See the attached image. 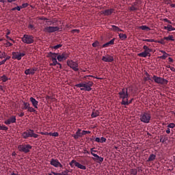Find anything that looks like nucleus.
<instances>
[{"label":"nucleus","mask_w":175,"mask_h":175,"mask_svg":"<svg viewBox=\"0 0 175 175\" xmlns=\"http://www.w3.org/2000/svg\"><path fill=\"white\" fill-rule=\"evenodd\" d=\"M109 44L107 42V43H105V44H104L103 45V48H105V47H109Z\"/></svg>","instance_id":"052dcab7"},{"label":"nucleus","mask_w":175,"mask_h":175,"mask_svg":"<svg viewBox=\"0 0 175 175\" xmlns=\"http://www.w3.org/2000/svg\"><path fill=\"white\" fill-rule=\"evenodd\" d=\"M6 59H4L3 60H2L1 62L2 64V65H3V64H5V62H6Z\"/></svg>","instance_id":"338daca9"},{"label":"nucleus","mask_w":175,"mask_h":175,"mask_svg":"<svg viewBox=\"0 0 175 175\" xmlns=\"http://www.w3.org/2000/svg\"><path fill=\"white\" fill-rule=\"evenodd\" d=\"M143 40V42H150V43H152V42H154V39H144V40Z\"/></svg>","instance_id":"c03bdc74"},{"label":"nucleus","mask_w":175,"mask_h":175,"mask_svg":"<svg viewBox=\"0 0 175 175\" xmlns=\"http://www.w3.org/2000/svg\"><path fill=\"white\" fill-rule=\"evenodd\" d=\"M21 9H22L21 5H19V6H16L15 8H12V11L18 10V12H20V10H21Z\"/></svg>","instance_id":"e433bc0d"},{"label":"nucleus","mask_w":175,"mask_h":175,"mask_svg":"<svg viewBox=\"0 0 175 175\" xmlns=\"http://www.w3.org/2000/svg\"><path fill=\"white\" fill-rule=\"evenodd\" d=\"M143 49L144 50V52L138 53V57H142V58H146V57H150L151 55L150 53H151L152 50L146 45H144L143 46Z\"/></svg>","instance_id":"20e7f679"},{"label":"nucleus","mask_w":175,"mask_h":175,"mask_svg":"<svg viewBox=\"0 0 175 175\" xmlns=\"http://www.w3.org/2000/svg\"><path fill=\"white\" fill-rule=\"evenodd\" d=\"M81 136H83V133H81V129H78L75 134L72 135L74 139H76V140H77L79 137H81Z\"/></svg>","instance_id":"6ab92c4d"},{"label":"nucleus","mask_w":175,"mask_h":175,"mask_svg":"<svg viewBox=\"0 0 175 175\" xmlns=\"http://www.w3.org/2000/svg\"><path fill=\"white\" fill-rule=\"evenodd\" d=\"M6 57V53L0 51V58L2 59Z\"/></svg>","instance_id":"72a5a7b5"},{"label":"nucleus","mask_w":175,"mask_h":175,"mask_svg":"<svg viewBox=\"0 0 175 175\" xmlns=\"http://www.w3.org/2000/svg\"><path fill=\"white\" fill-rule=\"evenodd\" d=\"M21 40L23 43H25L26 44H32V43H33V36L25 34L21 38Z\"/></svg>","instance_id":"39448f33"},{"label":"nucleus","mask_w":175,"mask_h":175,"mask_svg":"<svg viewBox=\"0 0 175 175\" xmlns=\"http://www.w3.org/2000/svg\"><path fill=\"white\" fill-rule=\"evenodd\" d=\"M52 61H53V63L51 64V65H53V66L59 65L60 69L62 68V66L61 65L60 63H58V62L57 61V59H53Z\"/></svg>","instance_id":"a878e982"},{"label":"nucleus","mask_w":175,"mask_h":175,"mask_svg":"<svg viewBox=\"0 0 175 175\" xmlns=\"http://www.w3.org/2000/svg\"><path fill=\"white\" fill-rule=\"evenodd\" d=\"M88 133H91V131H82V136H84V135H87Z\"/></svg>","instance_id":"a18cd8bd"},{"label":"nucleus","mask_w":175,"mask_h":175,"mask_svg":"<svg viewBox=\"0 0 175 175\" xmlns=\"http://www.w3.org/2000/svg\"><path fill=\"white\" fill-rule=\"evenodd\" d=\"M49 135L50 136H53L54 137H58V133H57V132L49 133Z\"/></svg>","instance_id":"58836bf2"},{"label":"nucleus","mask_w":175,"mask_h":175,"mask_svg":"<svg viewBox=\"0 0 175 175\" xmlns=\"http://www.w3.org/2000/svg\"><path fill=\"white\" fill-rule=\"evenodd\" d=\"M140 121L144 124H149L151 121V114L150 113L144 112L140 116Z\"/></svg>","instance_id":"f03ea898"},{"label":"nucleus","mask_w":175,"mask_h":175,"mask_svg":"<svg viewBox=\"0 0 175 175\" xmlns=\"http://www.w3.org/2000/svg\"><path fill=\"white\" fill-rule=\"evenodd\" d=\"M163 38L161 41H158V43H161V44H165V42H163Z\"/></svg>","instance_id":"680f3d73"},{"label":"nucleus","mask_w":175,"mask_h":175,"mask_svg":"<svg viewBox=\"0 0 175 175\" xmlns=\"http://www.w3.org/2000/svg\"><path fill=\"white\" fill-rule=\"evenodd\" d=\"M49 55L51 56L52 60L57 59V57H58V54H57L55 53H51V52H50Z\"/></svg>","instance_id":"b1692460"},{"label":"nucleus","mask_w":175,"mask_h":175,"mask_svg":"<svg viewBox=\"0 0 175 175\" xmlns=\"http://www.w3.org/2000/svg\"><path fill=\"white\" fill-rule=\"evenodd\" d=\"M163 29H166L168 32H172V31H175V28L173 27L171 25H167V26H164Z\"/></svg>","instance_id":"412c9836"},{"label":"nucleus","mask_w":175,"mask_h":175,"mask_svg":"<svg viewBox=\"0 0 175 175\" xmlns=\"http://www.w3.org/2000/svg\"><path fill=\"white\" fill-rule=\"evenodd\" d=\"M59 47H62V44H57L53 46V49H59Z\"/></svg>","instance_id":"8fccbe9b"},{"label":"nucleus","mask_w":175,"mask_h":175,"mask_svg":"<svg viewBox=\"0 0 175 175\" xmlns=\"http://www.w3.org/2000/svg\"><path fill=\"white\" fill-rule=\"evenodd\" d=\"M36 70H38V68H36V67L27 68L25 70V75H26L27 76L28 75L33 76Z\"/></svg>","instance_id":"f8f14e48"},{"label":"nucleus","mask_w":175,"mask_h":175,"mask_svg":"<svg viewBox=\"0 0 175 175\" xmlns=\"http://www.w3.org/2000/svg\"><path fill=\"white\" fill-rule=\"evenodd\" d=\"M51 165L55 167L63 168V165H62L57 159H51Z\"/></svg>","instance_id":"ddd939ff"},{"label":"nucleus","mask_w":175,"mask_h":175,"mask_svg":"<svg viewBox=\"0 0 175 175\" xmlns=\"http://www.w3.org/2000/svg\"><path fill=\"white\" fill-rule=\"evenodd\" d=\"M102 61L104 62H113L114 61V58L110 55L103 56Z\"/></svg>","instance_id":"dca6fc26"},{"label":"nucleus","mask_w":175,"mask_h":175,"mask_svg":"<svg viewBox=\"0 0 175 175\" xmlns=\"http://www.w3.org/2000/svg\"><path fill=\"white\" fill-rule=\"evenodd\" d=\"M27 111H29V113H35V111H36L35 110V109L33 107H32L29 105V107L27 108Z\"/></svg>","instance_id":"473e14b6"},{"label":"nucleus","mask_w":175,"mask_h":175,"mask_svg":"<svg viewBox=\"0 0 175 175\" xmlns=\"http://www.w3.org/2000/svg\"><path fill=\"white\" fill-rule=\"evenodd\" d=\"M69 165H70V167H76L78 169L85 170V166L80 164L79 163L76 161V160H72V161H70V163H69Z\"/></svg>","instance_id":"1a4fd4ad"},{"label":"nucleus","mask_w":175,"mask_h":175,"mask_svg":"<svg viewBox=\"0 0 175 175\" xmlns=\"http://www.w3.org/2000/svg\"><path fill=\"white\" fill-rule=\"evenodd\" d=\"M167 57H169V54L167 53L165 54H163L162 56H160V58L161 59H166V58H167Z\"/></svg>","instance_id":"4c0bfd02"},{"label":"nucleus","mask_w":175,"mask_h":175,"mask_svg":"<svg viewBox=\"0 0 175 175\" xmlns=\"http://www.w3.org/2000/svg\"><path fill=\"white\" fill-rule=\"evenodd\" d=\"M163 40H172V42H174V37L173 36H168L167 37H164L163 38Z\"/></svg>","instance_id":"393cba45"},{"label":"nucleus","mask_w":175,"mask_h":175,"mask_svg":"<svg viewBox=\"0 0 175 175\" xmlns=\"http://www.w3.org/2000/svg\"><path fill=\"white\" fill-rule=\"evenodd\" d=\"M174 126H175L174 123H170V124L167 125V128H172V129H173V128H174Z\"/></svg>","instance_id":"49530a36"},{"label":"nucleus","mask_w":175,"mask_h":175,"mask_svg":"<svg viewBox=\"0 0 175 175\" xmlns=\"http://www.w3.org/2000/svg\"><path fill=\"white\" fill-rule=\"evenodd\" d=\"M25 55V53L12 52V59L21 61V58Z\"/></svg>","instance_id":"9d476101"},{"label":"nucleus","mask_w":175,"mask_h":175,"mask_svg":"<svg viewBox=\"0 0 175 175\" xmlns=\"http://www.w3.org/2000/svg\"><path fill=\"white\" fill-rule=\"evenodd\" d=\"M94 142H96V143H100V138L96 137Z\"/></svg>","instance_id":"5fc2aeb1"},{"label":"nucleus","mask_w":175,"mask_h":175,"mask_svg":"<svg viewBox=\"0 0 175 175\" xmlns=\"http://www.w3.org/2000/svg\"><path fill=\"white\" fill-rule=\"evenodd\" d=\"M155 159V154H150V157H148V160L147 161H153Z\"/></svg>","instance_id":"2f4dec72"},{"label":"nucleus","mask_w":175,"mask_h":175,"mask_svg":"<svg viewBox=\"0 0 175 175\" xmlns=\"http://www.w3.org/2000/svg\"><path fill=\"white\" fill-rule=\"evenodd\" d=\"M120 27L116 26V25H112V31H115V32H117L118 29H119Z\"/></svg>","instance_id":"79ce46f5"},{"label":"nucleus","mask_w":175,"mask_h":175,"mask_svg":"<svg viewBox=\"0 0 175 175\" xmlns=\"http://www.w3.org/2000/svg\"><path fill=\"white\" fill-rule=\"evenodd\" d=\"M165 2H166L167 5H170V3H172V0H163Z\"/></svg>","instance_id":"13d9d810"},{"label":"nucleus","mask_w":175,"mask_h":175,"mask_svg":"<svg viewBox=\"0 0 175 175\" xmlns=\"http://www.w3.org/2000/svg\"><path fill=\"white\" fill-rule=\"evenodd\" d=\"M75 86L77 87L78 88H84V82L78 83Z\"/></svg>","instance_id":"ea45409f"},{"label":"nucleus","mask_w":175,"mask_h":175,"mask_svg":"<svg viewBox=\"0 0 175 175\" xmlns=\"http://www.w3.org/2000/svg\"><path fill=\"white\" fill-rule=\"evenodd\" d=\"M68 58V55L66 53H63L62 55H57V59L59 62H62V61H65Z\"/></svg>","instance_id":"a211bd4d"},{"label":"nucleus","mask_w":175,"mask_h":175,"mask_svg":"<svg viewBox=\"0 0 175 175\" xmlns=\"http://www.w3.org/2000/svg\"><path fill=\"white\" fill-rule=\"evenodd\" d=\"M28 6V3H23L22 5H21V7L22 8V9H24L25 8H27Z\"/></svg>","instance_id":"09e8293b"},{"label":"nucleus","mask_w":175,"mask_h":175,"mask_svg":"<svg viewBox=\"0 0 175 175\" xmlns=\"http://www.w3.org/2000/svg\"><path fill=\"white\" fill-rule=\"evenodd\" d=\"M146 80H151V77H150V75L148 73L146 72Z\"/></svg>","instance_id":"6e6d98bb"},{"label":"nucleus","mask_w":175,"mask_h":175,"mask_svg":"<svg viewBox=\"0 0 175 175\" xmlns=\"http://www.w3.org/2000/svg\"><path fill=\"white\" fill-rule=\"evenodd\" d=\"M94 85V82L92 81H89L88 83L83 82V88H85V91H91L92 87Z\"/></svg>","instance_id":"4468645a"},{"label":"nucleus","mask_w":175,"mask_h":175,"mask_svg":"<svg viewBox=\"0 0 175 175\" xmlns=\"http://www.w3.org/2000/svg\"><path fill=\"white\" fill-rule=\"evenodd\" d=\"M6 38L8 39V40H11V42H13V43H14V40L12 39L10 37H9L8 36H6Z\"/></svg>","instance_id":"4d7b16f0"},{"label":"nucleus","mask_w":175,"mask_h":175,"mask_svg":"<svg viewBox=\"0 0 175 175\" xmlns=\"http://www.w3.org/2000/svg\"><path fill=\"white\" fill-rule=\"evenodd\" d=\"M23 139H28V137H34L35 139L39 137L38 134L33 132V130H27L22 134Z\"/></svg>","instance_id":"7ed1b4c3"},{"label":"nucleus","mask_w":175,"mask_h":175,"mask_svg":"<svg viewBox=\"0 0 175 175\" xmlns=\"http://www.w3.org/2000/svg\"><path fill=\"white\" fill-rule=\"evenodd\" d=\"M100 143H106V138L102 137L100 138Z\"/></svg>","instance_id":"603ef678"},{"label":"nucleus","mask_w":175,"mask_h":175,"mask_svg":"<svg viewBox=\"0 0 175 175\" xmlns=\"http://www.w3.org/2000/svg\"><path fill=\"white\" fill-rule=\"evenodd\" d=\"M75 32H77V33H79V29H73L72 33H75Z\"/></svg>","instance_id":"0e129e2a"},{"label":"nucleus","mask_w":175,"mask_h":175,"mask_svg":"<svg viewBox=\"0 0 175 175\" xmlns=\"http://www.w3.org/2000/svg\"><path fill=\"white\" fill-rule=\"evenodd\" d=\"M114 10L113 9H109V10H105L103 12L104 16H110L113 13Z\"/></svg>","instance_id":"4be33fe9"},{"label":"nucleus","mask_w":175,"mask_h":175,"mask_svg":"<svg viewBox=\"0 0 175 175\" xmlns=\"http://www.w3.org/2000/svg\"><path fill=\"white\" fill-rule=\"evenodd\" d=\"M166 133H167L169 135V133H170V129L168 128L167 130H166Z\"/></svg>","instance_id":"69168bd1"},{"label":"nucleus","mask_w":175,"mask_h":175,"mask_svg":"<svg viewBox=\"0 0 175 175\" xmlns=\"http://www.w3.org/2000/svg\"><path fill=\"white\" fill-rule=\"evenodd\" d=\"M130 10L133 12L135 10H137V8L135 7V5H132Z\"/></svg>","instance_id":"3c124183"},{"label":"nucleus","mask_w":175,"mask_h":175,"mask_svg":"<svg viewBox=\"0 0 175 175\" xmlns=\"http://www.w3.org/2000/svg\"><path fill=\"white\" fill-rule=\"evenodd\" d=\"M1 80L3 81V83H6L9 79L8 77H6V75H3L2 77H1Z\"/></svg>","instance_id":"c756f323"},{"label":"nucleus","mask_w":175,"mask_h":175,"mask_svg":"<svg viewBox=\"0 0 175 175\" xmlns=\"http://www.w3.org/2000/svg\"><path fill=\"white\" fill-rule=\"evenodd\" d=\"M93 155L94 157H92L93 161H94V162L97 163H101V162H103V157H99L97 154H92Z\"/></svg>","instance_id":"f3484780"},{"label":"nucleus","mask_w":175,"mask_h":175,"mask_svg":"<svg viewBox=\"0 0 175 175\" xmlns=\"http://www.w3.org/2000/svg\"><path fill=\"white\" fill-rule=\"evenodd\" d=\"M29 28L30 29H35V27H33V25H29Z\"/></svg>","instance_id":"bf43d9fd"},{"label":"nucleus","mask_w":175,"mask_h":175,"mask_svg":"<svg viewBox=\"0 0 175 175\" xmlns=\"http://www.w3.org/2000/svg\"><path fill=\"white\" fill-rule=\"evenodd\" d=\"M16 121V116H12L8 120H5L4 122V124H5V125H10L11 124H14Z\"/></svg>","instance_id":"2eb2a0df"},{"label":"nucleus","mask_w":175,"mask_h":175,"mask_svg":"<svg viewBox=\"0 0 175 175\" xmlns=\"http://www.w3.org/2000/svg\"><path fill=\"white\" fill-rule=\"evenodd\" d=\"M93 47H98L99 46V42L96 41L92 44Z\"/></svg>","instance_id":"37998d69"},{"label":"nucleus","mask_w":175,"mask_h":175,"mask_svg":"<svg viewBox=\"0 0 175 175\" xmlns=\"http://www.w3.org/2000/svg\"><path fill=\"white\" fill-rule=\"evenodd\" d=\"M67 65L71 68V69H73L75 72H77V70H79V64H77V62L72 60H67Z\"/></svg>","instance_id":"6e6552de"},{"label":"nucleus","mask_w":175,"mask_h":175,"mask_svg":"<svg viewBox=\"0 0 175 175\" xmlns=\"http://www.w3.org/2000/svg\"><path fill=\"white\" fill-rule=\"evenodd\" d=\"M152 79L154 83H157V84H161L162 85H164L165 84H167V79H165L162 77H157V75H154L152 77Z\"/></svg>","instance_id":"423d86ee"},{"label":"nucleus","mask_w":175,"mask_h":175,"mask_svg":"<svg viewBox=\"0 0 175 175\" xmlns=\"http://www.w3.org/2000/svg\"><path fill=\"white\" fill-rule=\"evenodd\" d=\"M24 107H23V110H28V108L29 107V104L28 103H23Z\"/></svg>","instance_id":"7c9ffc66"},{"label":"nucleus","mask_w":175,"mask_h":175,"mask_svg":"<svg viewBox=\"0 0 175 175\" xmlns=\"http://www.w3.org/2000/svg\"><path fill=\"white\" fill-rule=\"evenodd\" d=\"M0 91H2V92H5V86L0 85Z\"/></svg>","instance_id":"864d4df0"},{"label":"nucleus","mask_w":175,"mask_h":175,"mask_svg":"<svg viewBox=\"0 0 175 175\" xmlns=\"http://www.w3.org/2000/svg\"><path fill=\"white\" fill-rule=\"evenodd\" d=\"M168 59L170 62H173V58L169 57Z\"/></svg>","instance_id":"774afa93"},{"label":"nucleus","mask_w":175,"mask_h":175,"mask_svg":"<svg viewBox=\"0 0 175 175\" xmlns=\"http://www.w3.org/2000/svg\"><path fill=\"white\" fill-rule=\"evenodd\" d=\"M129 97V94L128 93L127 88H122L119 92V98L122 99L121 105H124V106H128L129 103H128V98Z\"/></svg>","instance_id":"f257e3e1"},{"label":"nucleus","mask_w":175,"mask_h":175,"mask_svg":"<svg viewBox=\"0 0 175 175\" xmlns=\"http://www.w3.org/2000/svg\"><path fill=\"white\" fill-rule=\"evenodd\" d=\"M119 38H120V39H121V40H125V39H126L127 36H126V34L119 33Z\"/></svg>","instance_id":"cd10ccee"},{"label":"nucleus","mask_w":175,"mask_h":175,"mask_svg":"<svg viewBox=\"0 0 175 175\" xmlns=\"http://www.w3.org/2000/svg\"><path fill=\"white\" fill-rule=\"evenodd\" d=\"M68 173H69V170H66L60 173H56V172H52V174H55V175H68Z\"/></svg>","instance_id":"5701e85b"},{"label":"nucleus","mask_w":175,"mask_h":175,"mask_svg":"<svg viewBox=\"0 0 175 175\" xmlns=\"http://www.w3.org/2000/svg\"><path fill=\"white\" fill-rule=\"evenodd\" d=\"M91 116H92V118H95L99 116V111H96L94 112H92Z\"/></svg>","instance_id":"c85d7f7f"},{"label":"nucleus","mask_w":175,"mask_h":175,"mask_svg":"<svg viewBox=\"0 0 175 175\" xmlns=\"http://www.w3.org/2000/svg\"><path fill=\"white\" fill-rule=\"evenodd\" d=\"M114 40H115V39L113 38L109 42H107V43H108V46H111L112 44H114Z\"/></svg>","instance_id":"a19ab883"},{"label":"nucleus","mask_w":175,"mask_h":175,"mask_svg":"<svg viewBox=\"0 0 175 175\" xmlns=\"http://www.w3.org/2000/svg\"><path fill=\"white\" fill-rule=\"evenodd\" d=\"M29 100L31 103L32 106H33L35 109H38L39 102H38L33 97H30Z\"/></svg>","instance_id":"aec40b11"},{"label":"nucleus","mask_w":175,"mask_h":175,"mask_svg":"<svg viewBox=\"0 0 175 175\" xmlns=\"http://www.w3.org/2000/svg\"><path fill=\"white\" fill-rule=\"evenodd\" d=\"M137 170L136 169H131L130 170V174L131 175H137Z\"/></svg>","instance_id":"c9c22d12"},{"label":"nucleus","mask_w":175,"mask_h":175,"mask_svg":"<svg viewBox=\"0 0 175 175\" xmlns=\"http://www.w3.org/2000/svg\"><path fill=\"white\" fill-rule=\"evenodd\" d=\"M163 21H164L165 23H167L168 24H172V21H170L169 19L167 18H163Z\"/></svg>","instance_id":"de8ad7c7"},{"label":"nucleus","mask_w":175,"mask_h":175,"mask_svg":"<svg viewBox=\"0 0 175 175\" xmlns=\"http://www.w3.org/2000/svg\"><path fill=\"white\" fill-rule=\"evenodd\" d=\"M59 31V27L55 26H49V27H45L43 29L44 32H46L48 33H53V32H57Z\"/></svg>","instance_id":"0eeeda50"},{"label":"nucleus","mask_w":175,"mask_h":175,"mask_svg":"<svg viewBox=\"0 0 175 175\" xmlns=\"http://www.w3.org/2000/svg\"><path fill=\"white\" fill-rule=\"evenodd\" d=\"M139 28V29H142V31H150V27H147L146 25L140 26Z\"/></svg>","instance_id":"bb28decb"},{"label":"nucleus","mask_w":175,"mask_h":175,"mask_svg":"<svg viewBox=\"0 0 175 175\" xmlns=\"http://www.w3.org/2000/svg\"><path fill=\"white\" fill-rule=\"evenodd\" d=\"M19 151H21L22 152H29V150L32 148V146L30 145H20L18 147Z\"/></svg>","instance_id":"9b49d317"},{"label":"nucleus","mask_w":175,"mask_h":175,"mask_svg":"<svg viewBox=\"0 0 175 175\" xmlns=\"http://www.w3.org/2000/svg\"><path fill=\"white\" fill-rule=\"evenodd\" d=\"M19 117H24V112H21V113H18Z\"/></svg>","instance_id":"e2e57ef3"},{"label":"nucleus","mask_w":175,"mask_h":175,"mask_svg":"<svg viewBox=\"0 0 175 175\" xmlns=\"http://www.w3.org/2000/svg\"><path fill=\"white\" fill-rule=\"evenodd\" d=\"M8 126L0 124V131H8Z\"/></svg>","instance_id":"f704fd0d"}]
</instances>
